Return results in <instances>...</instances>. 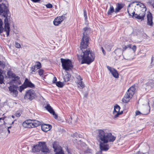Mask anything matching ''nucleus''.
Masks as SVG:
<instances>
[{
    "label": "nucleus",
    "mask_w": 154,
    "mask_h": 154,
    "mask_svg": "<svg viewBox=\"0 0 154 154\" xmlns=\"http://www.w3.org/2000/svg\"><path fill=\"white\" fill-rule=\"evenodd\" d=\"M89 38L86 37L81 40L80 44V49L79 52L81 53V54H78V58L79 60H82L81 64L87 63L90 64L94 60L95 56L94 53L89 49H87L88 45Z\"/></svg>",
    "instance_id": "1"
},
{
    "label": "nucleus",
    "mask_w": 154,
    "mask_h": 154,
    "mask_svg": "<svg viewBox=\"0 0 154 154\" xmlns=\"http://www.w3.org/2000/svg\"><path fill=\"white\" fill-rule=\"evenodd\" d=\"M10 13L9 9V4L8 2L6 1H3L0 2V15L2 18H4V23L5 24L4 31L7 34V36H8L9 34L10 31V23L11 21L10 16H8ZM3 22L0 19V33L3 32L4 28L2 27Z\"/></svg>",
    "instance_id": "2"
},
{
    "label": "nucleus",
    "mask_w": 154,
    "mask_h": 154,
    "mask_svg": "<svg viewBox=\"0 0 154 154\" xmlns=\"http://www.w3.org/2000/svg\"><path fill=\"white\" fill-rule=\"evenodd\" d=\"M97 131L96 138L99 143L100 149L101 150L107 151L109 149V146L107 143L113 142L116 137L112 135L111 133L107 132L106 130L98 129Z\"/></svg>",
    "instance_id": "3"
},
{
    "label": "nucleus",
    "mask_w": 154,
    "mask_h": 154,
    "mask_svg": "<svg viewBox=\"0 0 154 154\" xmlns=\"http://www.w3.org/2000/svg\"><path fill=\"white\" fill-rule=\"evenodd\" d=\"M32 150L33 152H41V154H47L50 152L44 142H38V144L34 146Z\"/></svg>",
    "instance_id": "4"
},
{
    "label": "nucleus",
    "mask_w": 154,
    "mask_h": 154,
    "mask_svg": "<svg viewBox=\"0 0 154 154\" xmlns=\"http://www.w3.org/2000/svg\"><path fill=\"white\" fill-rule=\"evenodd\" d=\"M135 91L134 87H131L128 90L122 99V101L125 103H128L134 95Z\"/></svg>",
    "instance_id": "5"
},
{
    "label": "nucleus",
    "mask_w": 154,
    "mask_h": 154,
    "mask_svg": "<svg viewBox=\"0 0 154 154\" xmlns=\"http://www.w3.org/2000/svg\"><path fill=\"white\" fill-rule=\"evenodd\" d=\"M61 62L63 69L66 71L71 70L73 67L71 61L69 59L60 58Z\"/></svg>",
    "instance_id": "6"
},
{
    "label": "nucleus",
    "mask_w": 154,
    "mask_h": 154,
    "mask_svg": "<svg viewBox=\"0 0 154 154\" xmlns=\"http://www.w3.org/2000/svg\"><path fill=\"white\" fill-rule=\"evenodd\" d=\"M35 91L32 89H30L26 92L24 98L31 100L35 98Z\"/></svg>",
    "instance_id": "7"
},
{
    "label": "nucleus",
    "mask_w": 154,
    "mask_h": 154,
    "mask_svg": "<svg viewBox=\"0 0 154 154\" xmlns=\"http://www.w3.org/2000/svg\"><path fill=\"white\" fill-rule=\"evenodd\" d=\"M7 74L9 76H11L12 77L14 78L12 80V82L17 85H20L21 84V81L19 80L20 77L16 75L10 71L8 72Z\"/></svg>",
    "instance_id": "8"
},
{
    "label": "nucleus",
    "mask_w": 154,
    "mask_h": 154,
    "mask_svg": "<svg viewBox=\"0 0 154 154\" xmlns=\"http://www.w3.org/2000/svg\"><path fill=\"white\" fill-rule=\"evenodd\" d=\"M120 109V106L117 104H116L114 106V111L113 112L114 115L113 118H116L119 116L123 113V111L119 112Z\"/></svg>",
    "instance_id": "9"
},
{
    "label": "nucleus",
    "mask_w": 154,
    "mask_h": 154,
    "mask_svg": "<svg viewBox=\"0 0 154 154\" xmlns=\"http://www.w3.org/2000/svg\"><path fill=\"white\" fill-rule=\"evenodd\" d=\"M77 134L76 133H73L72 136L74 138V139L73 140L74 143H76L78 145H80V146L82 147L83 146L84 147H86L87 145L83 142L81 141L80 140H77L76 138H77Z\"/></svg>",
    "instance_id": "10"
},
{
    "label": "nucleus",
    "mask_w": 154,
    "mask_h": 154,
    "mask_svg": "<svg viewBox=\"0 0 154 154\" xmlns=\"http://www.w3.org/2000/svg\"><path fill=\"white\" fill-rule=\"evenodd\" d=\"M132 16L134 18H137L138 20H143L144 19V17L145 15V13L143 11L142 13L140 14L139 15L135 13V12H133L132 13Z\"/></svg>",
    "instance_id": "11"
},
{
    "label": "nucleus",
    "mask_w": 154,
    "mask_h": 154,
    "mask_svg": "<svg viewBox=\"0 0 154 154\" xmlns=\"http://www.w3.org/2000/svg\"><path fill=\"white\" fill-rule=\"evenodd\" d=\"M107 68L112 73L114 77L118 78L119 77V74L117 71L115 69L109 66H107Z\"/></svg>",
    "instance_id": "12"
},
{
    "label": "nucleus",
    "mask_w": 154,
    "mask_h": 154,
    "mask_svg": "<svg viewBox=\"0 0 154 154\" xmlns=\"http://www.w3.org/2000/svg\"><path fill=\"white\" fill-rule=\"evenodd\" d=\"M45 108L51 114H52L54 116L55 119H57L58 116L57 114H55V112L53 109V108L51 107L49 104H47Z\"/></svg>",
    "instance_id": "13"
},
{
    "label": "nucleus",
    "mask_w": 154,
    "mask_h": 154,
    "mask_svg": "<svg viewBox=\"0 0 154 154\" xmlns=\"http://www.w3.org/2000/svg\"><path fill=\"white\" fill-rule=\"evenodd\" d=\"M83 30L84 31L83 33V39L86 37H87L88 38H89L88 34L91 31V28L88 27H85L83 28Z\"/></svg>",
    "instance_id": "14"
},
{
    "label": "nucleus",
    "mask_w": 154,
    "mask_h": 154,
    "mask_svg": "<svg viewBox=\"0 0 154 154\" xmlns=\"http://www.w3.org/2000/svg\"><path fill=\"white\" fill-rule=\"evenodd\" d=\"M17 88L16 86H10L8 88L9 91L11 93H13V95L14 97L16 96L18 94Z\"/></svg>",
    "instance_id": "15"
},
{
    "label": "nucleus",
    "mask_w": 154,
    "mask_h": 154,
    "mask_svg": "<svg viewBox=\"0 0 154 154\" xmlns=\"http://www.w3.org/2000/svg\"><path fill=\"white\" fill-rule=\"evenodd\" d=\"M23 84L26 88L30 87L32 88H33L35 87L34 84L32 83L27 78L25 79Z\"/></svg>",
    "instance_id": "16"
},
{
    "label": "nucleus",
    "mask_w": 154,
    "mask_h": 154,
    "mask_svg": "<svg viewBox=\"0 0 154 154\" xmlns=\"http://www.w3.org/2000/svg\"><path fill=\"white\" fill-rule=\"evenodd\" d=\"M32 122L31 120H27L23 123V126L26 128H32Z\"/></svg>",
    "instance_id": "17"
},
{
    "label": "nucleus",
    "mask_w": 154,
    "mask_h": 154,
    "mask_svg": "<svg viewBox=\"0 0 154 154\" xmlns=\"http://www.w3.org/2000/svg\"><path fill=\"white\" fill-rule=\"evenodd\" d=\"M52 128V126L49 124H44L42 125V130L44 132H47L50 130Z\"/></svg>",
    "instance_id": "18"
},
{
    "label": "nucleus",
    "mask_w": 154,
    "mask_h": 154,
    "mask_svg": "<svg viewBox=\"0 0 154 154\" xmlns=\"http://www.w3.org/2000/svg\"><path fill=\"white\" fill-rule=\"evenodd\" d=\"M147 24L150 26H152L153 24L152 16V14L149 13L147 14Z\"/></svg>",
    "instance_id": "19"
},
{
    "label": "nucleus",
    "mask_w": 154,
    "mask_h": 154,
    "mask_svg": "<svg viewBox=\"0 0 154 154\" xmlns=\"http://www.w3.org/2000/svg\"><path fill=\"white\" fill-rule=\"evenodd\" d=\"M60 18V17H57V18L55 19L54 20V21L53 23L54 24L55 26H58L62 22Z\"/></svg>",
    "instance_id": "20"
},
{
    "label": "nucleus",
    "mask_w": 154,
    "mask_h": 154,
    "mask_svg": "<svg viewBox=\"0 0 154 154\" xmlns=\"http://www.w3.org/2000/svg\"><path fill=\"white\" fill-rule=\"evenodd\" d=\"M31 121L32 124V128L38 126L41 124V122L38 121L32 120Z\"/></svg>",
    "instance_id": "21"
},
{
    "label": "nucleus",
    "mask_w": 154,
    "mask_h": 154,
    "mask_svg": "<svg viewBox=\"0 0 154 154\" xmlns=\"http://www.w3.org/2000/svg\"><path fill=\"white\" fill-rule=\"evenodd\" d=\"M123 7L122 5L118 4L116 8L115 9V12L116 13L119 11Z\"/></svg>",
    "instance_id": "22"
},
{
    "label": "nucleus",
    "mask_w": 154,
    "mask_h": 154,
    "mask_svg": "<svg viewBox=\"0 0 154 154\" xmlns=\"http://www.w3.org/2000/svg\"><path fill=\"white\" fill-rule=\"evenodd\" d=\"M114 52L116 55L118 56H120L122 54V51L120 48H119L116 50Z\"/></svg>",
    "instance_id": "23"
},
{
    "label": "nucleus",
    "mask_w": 154,
    "mask_h": 154,
    "mask_svg": "<svg viewBox=\"0 0 154 154\" xmlns=\"http://www.w3.org/2000/svg\"><path fill=\"white\" fill-rule=\"evenodd\" d=\"M78 87L80 89H82L85 87V85L82 81H79L78 82Z\"/></svg>",
    "instance_id": "24"
},
{
    "label": "nucleus",
    "mask_w": 154,
    "mask_h": 154,
    "mask_svg": "<svg viewBox=\"0 0 154 154\" xmlns=\"http://www.w3.org/2000/svg\"><path fill=\"white\" fill-rule=\"evenodd\" d=\"M114 12V9L113 6L112 5H110V8L108 11L107 14H111Z\"/></svg>",
    "instance_id": "25"
},
{
    "label": "nucleus",
    "mask_w": 154,
    "mask_h": 154,
    "mask_svg": "<svg viewBox=\"0 0 154 154\" xmlns=\"http://www.w3.org/2000/svg\"><path fill=\"white\" fill-rule=\"evenodd\" d=\"M56 85L57 86L60 88H62L64 86L63 83L60 81L57 82Z\"/></svg>",
    "instance_id": "26"
},
{
    "label": "nucleus",
    "mask_w": 154,
    "mask_h": 154,
    "mask_svg": "<svg viewBox=\"0 0 154 154\" xmlns=\"http://www.w3.org/2000/svg\"><path fill=\"white\" fill-rule=\"evenodd\" d=\"M83 12H84V17L85 18V22L87 23V11H86V10L84 9Z\"/></svg>",
    "instance_id": "27"
},
{
    "label": "nucleus",
    "mask_w": 154,
    "mask_h": 154,
    "mask_svg": "<svg viewBox=\"0 0 154 154\" xmlns=\"http://www.w3.org/2000/svg\"><path fill=\"white\" fill-rule=\"evenodd\" d=\"M35 66L37 69H39L41 67V63L39 62H36Z\"/></svg>",
    "instance_id": "28"
},
{
    "label": "nucleus",
    "mask_w": 154,
    "mask_h": 154,
    "mask_svg": "<svg viewBox=\"0 0 154 154\" xmlns=\"http://www.w3.org/2000/svg\"><path fill=\"white\" fill-rule=\"evenodd\" d=\"M2 74V72H0V84H2L3 82L4 77Z\"/></svg>",
    "instance_id": "29"
},
{
    "label": "nucleus",
    "mask_w": 154,
    "mask_h": 154,
    "mask_svg": "<svg viewBox=\"0 0 154 154\" xmlns=\"http://www.w3.org/2000/svg\"><path fill=\"white\" fill-rule=\"evenodd\" d=\"M25 88H26L23 83L21 86L20 87L18 90L20 92H21Z\"/></svg>",
    "instance_id": "30"
},
{
    "label": "nucleus",
    "mask_w": 154,
    "mask_h": 154,
    "mask_svg": "<svg viewBox=\"0 0 154 154\" xmlns=\"http://www.w3.org/2000/svg\"><path fill=\"white\" fill-rule=\"evenodd\" d=\"M38 73L39 75L41 76L44 73V70L42 69H39L38 71Z\"/></svg>",
    "instance_id": "31"
},
{
    "label": "nucleus",
    "mask_w": 154,
    "mask_h": 154,
    "mask_svg": "<svg viewBox=\"0 0 154 154\" xmlns=\"http://www.w3.org/2000/svg\"><path fill=\"white\" fill-rule=\"evenodd\" d=\"M36 66H32L31 67V70L32 71V72H35V71L37 69H36Z\"/></svg>",
    "instance_id": "32"
},
{
    "label": "nucleus",
    "mask_w": 154,
    "mask_h": 154,
    "mask_svg": "<svg viewBox=\"0 0 154 154\" xmlns=\"http://www.w3.org/2000/svg\"><path fill=\"white\" fill-rule=\"evenodd\" d=\"M76 78L79 81H81L82 80V79L79 75H77L76 76Z\"/></svg>",
    "instance_id": "33"
},
{
    "label": "nucleus",
    "mask_w": 154,
    "mask_h": 154,
    "mask_svg": "<svg viewBox=\"0 0 154 154\" xmlns=\"http://www.w3.org/2000/svg\"><path fill=\"white\" fill-rule=\"evenodd\" d=\"M45 6L47 8H51L53 7L52 5L50 3L46 5Z\"/></svg>",
    "instance_id": "34"
},
{
    "label": "nucleus",
    "mask_w": 154,
    "mask_h": 154,
    "mask_svg": "<svg viewBox=\"0 0 154 154\" xmlns=\"http://www.w3.org/2000/svg\"><path fill=\"white\" fill-rule=\"evenodd\" d=\"M149 3L154 8V0H149Z\"/></svg>",
    "instance_id": "35"
},
{
    "label": "nucleus",
    "mask_w": 154,
    "mask_h": 154,
    "mask_svg": "<svg viewBox=\"0 0 154 154\" xmlns=\"http://www.w3.org/2000/svg\"><path fill=\"white\" fill-rule=\"evenodd\" d=\"M60 19L62 21L63 20H65L66 18V17H65V15H63L61 16H60Z\"/></svg>",
    "instance_id": "36"
},
{
    "label": "nucleus",
    "mask_w": 154,
    "mask_h": 154,
    "mask_svg": "<svg viewBox=\"0 0 154 154\" xmlns=\"http://www.w3.org/2000/svg\"><path fill=\"white\" fill-rule=\"evenodd\" d=\"M15 46L16 48H20L21 47L20 44L17 42H16L15 43Z\"/></svg>",
    "instance_id": "37"
},
{
    "label": "nucleus",
    "mask_w": 154,
    "mask_h": 154,
    "mask_svg": "<svg viewBox=\"0 0 154 154\" xmlns=\"http://www.w3.org/2000/svg\"><path fill=\"white\" fill-rule=\"evenodd\" d=\"M139 5H140V7H142L143 8H144L145 9V11H146V6L143 4L141 3H140V4H139Z\"/></svg>",
    "instance_id": "38"
},
{
    "label": "nucleus",
    "mask_w": 154,
    "mask_h": 154,
    "mask_svg": "<svg viewBox=\"0 0 154 154\" xmlns=\"http://www.w3.org/2000/svg\"><path fill=\"white\" fill-rule=\"evenodd\" d=\"M57 80V79L55 77H54V78H53V81H52L53 83H56V82H56Z\"/></svg>",
    "instance_id": "39"
},
{
    "label": "nucleus",
    "mask_w": 154,
    "mask_h": 154,
    "mask_svg": "<svg viewBox=\"0 0 154 154\" xmlns=\"http://www.w3.org/2000/svg\"><path fill=\"white\" fill-rule=\"evenodd\" d=\"M5 65L2 64V63L0 61V66H1L2 68H4L5 67Z\"/></svg>",
    "instance_id": "40"
},
{
    "label": "nucleus",
    "mask_w": 154,
    "mask_h": 154,
    "mask_svg": "<svg viewBox=\"0 0 154 154\" xmlns=\"http://www.w3.org/2000/svg\"><path fill=\"white\" fill-rule=\"evenodd\" d=\"M56 154H64V153L62 152V150H61L59 152H57L56 153Z\"/></svg>",
    "instance_id": "41"
},
{
    "label": "nucleus",
    "mask_w": 154,
    "mask_h": 154,
    "mask_svg": "<svg viewBox=\"0 0 154 154\" xmlns=\"http://www.w3.org/2000/svg\"><path fill=\"white\" fill-rule=\"evenodd\" d=\"M134 51H135L136 50V47L135 45H133L132 48H131Z\"/></svg>",
    "instance_id": "42"
},
{
    "label": "nucleus",
    "mask_w": 154,
    "mask_h": 154,
    "mask_svg": "<svg viewBox=\"0 0 154 154\" xmlns=\"http://www.w3.org/2000/svg\"><path fill=\"white\" fill-rule=\"evenodd\" d=\"M141 114V112H140L139 111H136V115H139Z\"/></svg>",
    "instance_id": "43"
},
{
    "label": "nucleus",
    "mask_w": 154,
    "mask_h": 154,
    "mask_svg": "<svg viewBox=\"0 0 154 154\" xmlns=\"http://www.w3.org/2000/svg\"><path fill=\"white\" fill-rule=\"evenodd\" d=\"M100 150L99 151H98V152H97L96 154H102V151H104L103 150H101L100 149Z\"/></svg>",
    "instance_id": "44"
},
{
    "label": "nucleus",
    "mask_w": 154,
    "mask_h": 154,
    "mask_svg": "<svg viewBox=\"0 0 154 154\" xmlns=\"http://www.w3.org/2000/svg\"><path fill=\"white\" fill-rule=\"evenodd\" d=\"M34 2H38L40 1V0H31Z\"/></svg>",
    "instance_id": "45"
},
{
    "label": "nucleus",
    "mask_w": 154,
    "mask_h": 154,
    "mask_svg": "<svg viewBox=\"0 0 154 154\" xmlns=\"http://www.w3.org/2000/svg\"><path fill=\"white\" fill-rule=\"evenodd\" d=\"M15 116L17 117H19L20 116V114L19 113H16L15 114Z\"/></svg>",
    "instance_id": "46"
},
{
    "label": "nucleus",
    "mask_w": 154,
    "mask_h": 154,
    "mask_svg": "<svg viewBox=\"0 0 154 154\" xmlns=\"http://www.w3.org/2000/svg\"><path fill=\"white\" fill-rule=\"evenodd\" d=\"M101 49L103 54L104 55H105V52L103 48V47H101Z\"/></svg>",
    "instance_id": "47"
},
{
    "label": "nucleus",
    "mask_w": 154,
    "mask_h": 154,
    "mask_svg": "<svg viewBox=\"0 0 154 154\" xmlns=\"http://www.w3.org/2000/svg\"><path fill=\"white\" fill-rule=\"evenodd\" d=\"M82 136L81 135L79 134H77V138H78V137H79V138H82Z\"/></svg>",
    "instance_id": "48"
},
{
    "label": "nucleus",
    "mask_w": 154,
    "mask_h": 154,
    "mask_svg": "<svg viewBox=\"0 0 154 154\" xmlns=\"http://www.w3.org/2000/svg\"><path fill=\"white\" fill-rule=\"evenodd\" d=\"M128 48H131V44H129L127 45Z\"/></svg>",
    "instance_id": "49"
},
{
    "label": "nucleus",
    "mask_w": 154,
    "mask_h": 154,
    "mask_svg": "<svg viewBox=\"0 0 154 154\" xmlns=\"http://www.w3.org/2000/svg\"><path fill=\"white\" fill-rule=\"evenodd\" d=\"M127 48H128V47H127V46H125V47L123 48V49H124L123 51H125V50H126Z\"/></svg>",
    "instance_id": "50"
},
{
    "label": "nucleus",
    "mask_w": 154,
    "mask_h": 154,
    "mask_svg": "<svg viewBox=\"0 0 154 154\" xmlns=\"http://www.w3.org/2000/svg\"><path fill=\"white\" fill-rule=\"evenodd\" d=\"M70 119H71V121L70 120V119H69V123H71V122H72L71 120L72 119V117L71 116L70 117Z\"/></svg>",
    "instance_id": "51"
},
{
    "label": "nucleus",
    "mask_w": 154,
    "mask_h": 154,
    "mask_svg": "<svg viewBox=\"0 0 154 154\" xmlns=\"http://www.w3.org/2000/svg\"><path fill=\"white\" fill-rule=\"evenodd\" d=\"M11 127L10 126V127H9L8 128V133L9 134L10 133V130L9 129V128H11Z\"/></svg>",
    "instance_id": "52"
},
{
    "label": "nucleus",
    "mask_w": 154,
    "mask_h": 154,
    "mask_svg": "<svg viewBox=\"0 0 154 154\" xmlns=\"http://www.w3.org/2000/svg\"><path fill=\"white\" fill-rule=\"evenodd\" d=\"M4 119V117H1L0 118V121L1 120H3Z\"/></svg>",
    "instance_id": "53"
},
{
    "label": "nucleus",
    "mask_w": 154,
    "mask_h": 154,
    "mask_svg": "<svg viewBox=\"0 0 154 154\" xmlns=\"http://www.w3.org/2000/svg\"><path fill=\"white\" fill-rule=\"evenodd\" d=\"M11 117H12V118H14V117H15V116H14L12 115V116Z\"/></svg>",
    "instance_id": "54"
},
{
    "label": "nucleus",
    "mask_w": 154,
    "mask_h": 154,
    "mask_svg": "<svg viewBox=\"0 0 154 154\" xmlns=\"http://www.w3.org/2000/svg\"><path fill=\"white\" fill-rule=\"evenodd\" d=\"M69 80V78H68V79H67V80H65V81H68Z\"/></svg>",
    "instance_id": "55"
},
{
    "label": "nucleus",
    "mask_w": 154,
    "mask_h": 154,
    "mask_svg": "<svg viewBox=\"0 0 154 154\" xmlns=\"http://www.w3.org/2000/svg\"><path fill=\"white\" fill-rule=\"evenodd\" d=\"M91 151V150H90L89 151ZM89 152V153H91V151H89V152Z\"/></svg>",
    "instance_id": "56"
},
{
    "label": "nucleus",
    "mask_w": 154,
    "mask_h": 154,
    "mask_svg": "<svg viewBox=\"0 0 154 154\" xmlns=\"http://www.w3.org/2000/svg\"><path fill=\"white\" fill-rule=\"evenodd\" d=\"M2 1V0H0V2H1Z\"/></svg>",
    "instance_id": "57"
},
{
    "label": "nucleus",
    "mask_w": 154,
    "mask_h": 154,
    "mask_svg": "<svg viewBox=\"0 0 154 154\" xmlns=\"http://www.w3.org/2000/svg\"><path fill=\"white\" fill-rule=\"evenodd\" d=\"M14 123V122H12V123Z\"/></svg>",
    "instance_id": "58"
}]
</instances>
